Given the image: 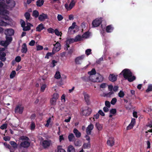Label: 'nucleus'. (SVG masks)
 <instances>
[{
	"label": "nucleus",
	"instance_id": "1",
	"mask_svg": "<svg viewBox=\"0 0 152 152\" xmlns=\"http://www.w3.org/2000/svg\"><path fill=\"white\" fill-rule=\"evenodd\" d=\"M122 74L124 78L127 79L130 82H133L136 79V77L132 76V73L131 71L128 69H124L120 73V75Z\"/></svg>",
	"mask_w": 152,
	"mask_h": 152
},
{
	"label": "nucleus",
	"instance_id": "2",
	"mask_svg": "<svg viewBox=\"0 0 152 152\" xmlns=\"http://www.w3.org/2000/svg\"><path fill=\"white\" fill-rule=\"evenodd\" d=\"M88 79L89 80L93 82L100 83L103 81L104 77L100 74L98 73L97 77L90 76L88 77Z\"/></svg>",
	"mask_w": 152,
	"mask_h": 152
},
{
	"label": "nucleus",
	"instance_id": "3",
	"mask_svg": "<svg viewBox=\"0 0 152 152\" xmlns=\"http://www.w3.org/2000/svg\"><path fill=\"white\" fill-rule=\"evenodd\" d=\"M76 2V0H71V2L69 6L67 4H65L64 6L65 8L68 10H71L75 5Z\"/></svg>",
	"mask_w": 152,
	"mask_h": 152
},
{
	"label": "nucleus",
	"instance_id": "4",
	"mask_svg": "<svg viewBox=\"0 0 152 152\" xmlns=\"http://www.w3.org/2000/svg\"><path fill=\"white\" fill-rule=\"evenodd\" d=\"M4 4L2 1H0V15H3L7 12V10L4 8Z\"/></svg>",
	"mask_w": 152,
	"mask_h": 152
},
{
	"label": "nucleus",
	"instance_id": "5",
	"mask_svg": "<svg viewBox=\"0 0 152 152\" xmlns=\"http://www.w3.org/2000/svg\"><path fill=\"white\" fill-rule=\"evenodd\" d=\"M91 109L89 108L88 107H86V109L82 110L81 113L83 115L88 116L91 114Z\"/></svg>",
	"mask_w": 152,
	"mask_h": 152
},
{
	"label": "nucleus",
	"instance_id": "6",
	"mask_svg": "<svg viewBox=\"0 0 152 152\" xmlns=\"http://www.w3.org/2000/svg\"><path fill=\"white\" fill-rule=\"evenodd\" d=\"M24 110V107L21 105H17L15 109V112L16 113H18L20 114L23 113Z\"/></svg>",
	"mask_w": 152,
	"mask_h": 152
},
{
	"label": "nucleus",
	"instance_id": "7",
	"mask_svg": "<svg viewBox=\"0 0 152 152\" xmlns=\"http://www.w3.org/2000/svg\"><path fill=\"white\" fill-rule=\"evenodd\" d=\"M30 145V142L28 141H24L21 142L20 145V148H27L29 147Z\"/></svg>",
	"mask_w": 152,
	"mask_h": 152
},
{
	"label": "nucleus",
	"instance_id": "8",
	"mask_svg": "<svg viewBox=\"0 0 152 152\" xmlns=\"http://www.w3.org/2000/svg\"><path fill=\"white\" fill-rule=\"evenodd\" d=\"M14 31L12 28L7 29L4 31V34L6 36H11L14 35Z\"/></svg>",
	"mask_w": 152,
	"mask_h": 152
},
{
	"label": "nucleus",
	"instance_id": "9",
	"mask_svg": "<svg viewBox=\"0 0 152 152\" xmlns=\"http://www.w3.org/2000/svg\"><path fill=\"white\" fill-rule=\"evenodd\" d=\"M101 23L102 21L101 19H95L92 22V27H96L99 26Z\"/></svg>",
	"mask_w": 152,
	"mask_h": 152
},
{
	"label": "nucleus",
	"instance_id": "10",
	"mask_svg": "<svg viewBox=\"0 0 152 152\" xmlns=\"http://www.w3.org/2000/svg\"><path fill=\"white\" fill-rule=\"evenodd\" d=\"M85 56L84 55H82L80 56H79L76 57L75 59V62L77 64H80L84 58Z\"/></svg>",
	"mask_w": 152,
	"mask_h": 152
},
{
	"label": "nucleus",
	"instance_id": "11",
	"mask_svg": "<svg viewBox=\"0 0 152 152\" xmlns=\"http://www.w3.org/2000/svg\"><path fill=\"white\" fill-rule=\"evenodd\" d=\"M47 14L42 13L38 17V19L40 21H43L46 19H48Z\"/></svg>",
	"mask_w": 152,
	"mask_h": 152
},
{
	"label": "nucleus",
	"instance_id": "12",
	"mask_svg": "<svg viewBox=\"0 0 152 152\" xmlns=\"http://www.w3.org/2000/svg\"><path fill=\"white\" fill-rule=\"evenodd\" d=\"M115 143V140L114 138L110 137L107 141V144L108 145L112 147L113 146Z\"/></svg>",
	"mask_w": 152,
	"mask_h": 152
},
{
	"label": "nucleus",
	"instance_id": "13",
	"mask_svg": "<svg viewBox=\"0 0 152 152\" xmlns=\"http://www.w3.org/2000/svg\"><path fill=\"white\" fill-rule=\"evenodd\" d=\"M94 128V125L92 124H91L89 125L86 129V133L87 135H90L91 133V130Z\"/></svg>",
	"mask_w": 152,
	"mask_h": 152
},
{
	"label": "nucleus",
	"instance_id": "14",
	"mask_svg": "<svg viewBox=\"0 0 152 152\" xmlns=\"http://www.w3.org/2000/svg\"><path fill=\"white\" fill-rule=\"evenodd\" d=\"M54 47L53 49L56 52L58 51L61 49V45L60 44L57 42L55 45H54Z\"/></svg>",
	"mask_w": 152,
	"mask_h": 152
},
{
	"label": "nucleus",
	"instance_id": "15",
	"mask_svg": "<svg viewBox=\"0 0 152 152\" xmlns=\"http://www.w3.org/2000/svg\"><path fill=\"white\" fill-rule=\"evenodd\" d=\"M117 75H115L114 74H110L109 77V80L112 82L116 81L117 79Z\"/></svg>",
	"mask_w": 152,
	"mask_h": 152
},
{
	"label": "nucleus",
	"instance_id": "16",
	"mask_svg": "<svg viewBox=\"0 0 152 152\" xmlns=\"http://www.w3.org/2000/svg\"><path fill=\"white\" fill-rule=\"evenodd\" d=\"M135 119L134 118L132 119V121L130 124L126 127V129L129 130L132 129L134 126V124L135 123Z\"/></svg>",
	"mask_w": 152,
	"mask_h": 152
},
{
	"label": "nucleus",
	"instance_id": "17",
	"mask_svg": "<svg viewBox=\"0 0 152 152\" xmlns=\"http://www.w3.org/2000/svg\"><path fill=\"white\" fill-rule=\"evenodd\" d=\"M84 99L86 102L87 104H89L90 103V96L86 93H84L83 94Z\"/></svg>",
	"mask_w": 152,
	"mask_h": 152
},
{
	"label": "nucleus",
	"instance_id": "18",
	"mask_svg": "<svg viewBox=\"0 0 152 152\" xmlns=\"http://www.w3.org/2000/svg\"><path fill=\"white\" fill-rule=\"evenodd\" d=\"M114 29V27L112 25H110L106 26V31L107 33H111L113 31Z\"/></svg>",
	"mask_w": 152,
	"mask_h": 152
},
{
	"label": "nucleus",
	"instance_id": "19",
	"mask_svg": "<svg viewBox=\"0 0 152 152\" xmlns=\"http://www.w3.org/2000/svg\"><path fill=\"white\" fill-rule=\"evenodd\" d=\"M45 28L44 25L43 24L41 23L39 24L37 26L36 28V30L37 31L40 32L43 29Z\"/></svg>",
	"mask_w": 152,
	"mask_h": 152
},
{
	"label": "nucleus",
	"instance_id": "20",
	"mask_svg": "<svg viewBox=\"0 0 152 152\" xmlns=\"http://www.w3.org/2000/svg\"><path fill=\"white\" fill-rule=\"evenodd\" d=\"M27 45L25 43L23 44L22 46V48L21 49V52L22 53H26L27 51Z\"/></svg>",
	"mask_w": 152,
	"mask_h": 152
},
{
	"label": "nucleus",
	"instance_id": "21",
	"mask_svg": "<svg viewBox=\"0 0 152 152\" xmlns=\"http://www.w3.org/2000/svg\"><path fill=\"white\" fill-rule=\"evenodd\" d=\"M6 54L5 52L2 51L0 52V59L3 61H4L6 60V58L5 56Z\"/></svg>",
	"mask_w": 152,
	"mask_h": 152
},
{
	"label": "nucleus",
	"instance_id": "22",
	"mask_svg": "<svg viewBox=\"0 0 152 152\" xmlns=\"http://www.w3.org/2000/svg\"><path fill=\"white\" fill-rule=\"evenodd\" d=\"M73 132L77 138H79L81 137V133L76 128L74 129Z\"/></svg>",
	"mask_w": 152,
	"mask_h": 152
},
{
	"label": "nucleus",
	"instance_id": "23",
	"mask_svg": "<svg viewBox=\"0 0 152 152\" xmlns=\"http://www.w3.org/2000/svg\"><path fill=\"white\" fill-rule=\"evenodd\" d=\"M50 144V142L47 140H45L43 141L42 145L44 148H45L49 147Z\"/></svg>",
	"mask_w": 152,
	"mask_h": 152
},
{
	"label": "nucleus",
	"instance_id": "24",
	"mask_svg": "<svg viewBox=\"0 0 152 152\" xmlns=\"http://www.w3.org/2000/svg\"><path fill=\"white\" fill-rule=\"evenodd\" d=\"M146 126L147 127H149L150 128H151V129L148 130V132H152V121L151 120L148 122L146 125Z\"/></svg>",
	"mask_w": 152,
	"mask_h": 152
},
{
	"label": "nucleus",
	"instance_id": "25",
	"mask_svg": "<svg viewBox=\"0 0 152 152\" xmlns=\"http://www.w3.org/2000/svg\"><path fill=\"white\" fill-rule=\"evenodd\" d=\"M55 51L54 50V49H53L52 52L50 53V52H48V53L45 56V58H47V59H48L49 58V56L52 57L53 55L55 54V53H56Z\"/></svg>",
	"mask_w": 152,
	"mask_h": 152
},
{
	"label": "nucleus",
	"instance_id": "26",
	"mask_svg": "<svg viewBox=\"0 0 152 152\" xmlns=\"http://www.w3.org/2000/svg\"><path fill=\"white\" fill-rule=\"evenodd\" d=\"M75 42H79L83 40L82 36L80 35H77L74 38Z\"/></svg>",
	"mask_w": 152,
	"mask_h": 152
},
{
	"label": "nucleus",
	"instance_id": "27",
	"mask_svg": "<svg viewBox=\"0 0 152 152\" xmlns=\"http://www.w3.org/2000/svg\"><path fill=\"white\" fill-rule=\"evenodd\" d=\"M39 15V12L37 10H35L33 11L32 16L35 18H37Z\"/></svg>",
	"mask_w": 152,
	"mask_h": 152
},
{
	"label": "nucleus",
	"instance_id": "28",
	"mask_svg": "<svg viewBox=\"0 0 152 152\" xmlns=\"http://www.w3.org/2000/svg\"><path fill=\"white\" fill-rule=\"evenodd\" d=\"M75 138V136L72 133H70L68 136V139L69 141L71 142Z\"/></svg>",
	"mask_w": 152,
	"mask_h": 152
},
{
	"label": "nucleus",
	"instance_id": "29",
	"mask_svg": "<svg viewBox=\"0 0 152 152\" xmlns=\"http://www.w3.org/2000/svg\"><path fill=\"white\" fill-rule=\"evenodd\" d=\"M67 152H75V149L72 145H70L68 147Z\"/></svg>",
	"mask_w": 152,
	"mask_h": 152
},
{
	"label": "nucleus",
	"instance_id": "30",
	"mask_svg": "<svg viewBox=\"0 0 152 152\" xmlns=\"http://www.w3.org/2000/svg\"><path fill=\"white\" fill-rule=\"evenodd\" d=\"M44 2L43 0H38L36 2V5L37 7H41L43 5Z\"/></svg>",
	"mask_w": 152,
	"mask_h": 152
},
{
	"label": "nucleus",
	"instance_id": "31",
	"mask_svg": "<svg viewBox=\"0 0 152 152\" xmlns=\"http://www.w3.org/2000/svg\"><path fill=\"white\" fill-rule=\"evenodd\" d=\"M75 42V41L74 38H70L67 39L65 41V43H66V44H68L69 45L70 44H71Z\"/></svg>",
	"mask_w": 152,
	"mask_h": 152
},
{
	"label": "nucleus",
	"instance_id": "32",
	"mask_svg": "<svg viewBox=\"0 0 152 152\" xmlns=\"http://www.w3.org/2000/svg\"><path fill=\"white\" fill-rule=\"evenodd\" d=\"M6 42L8 43L9 44L12 40V38L11 36H6Z\"/></svg>",
	"mask_w": 152,
	"mask_h": 152
},
{
	"label": "nucleus",
	"instance_id": "33",
	"mask_svg": "<svg viewBox=\"0 0 152 152\" xmlns=\"http://www.w3.org/2000/svg\"><path fill=\"white\" fill-rule=\"evenodd\" d=\"M83 148L84 149H88L90 148V142H88L87 143H85L83 145Z\"/></svg>",
	"mask_w": 152,
	"mask_h": 152
},
{
	"label": "nucleus",
	"instance_id": "34",
	"mask_svg": "<svg viewBox=\"0 0 152 152\" xmlns=\"http://www.w3.org/2000/svg\"><path fill=\"white\" fill-rule=\"evenodd\" d=\"M8 6L11 8L14 7L15 5V1L13 0L10 1L9 4H8Z\"/></svg>",
	"mask_w": 152,
	"mask_h": 152
},
{
	"label": "nucleus",
	"instance_id": "35",
	"mask_svg": "<svg viewBox=\"0 0 152 152\" xmlns=\"http://www.w3.org/2000/svg\"><path fill=\"white\" fill-rule=\"evenodd\" d=\"M10 143L12 146V147L14 148H18V145L16 142L14 141H10Z\"/></svg>",
	"mask_w": 152,
	"mask_h": 152
},
{
	"label": "nucleus",
	"instance_id": "36",
	"mask_svg": "<svg viewBox=\"0 0 152 152\" xmlns=\"http://www.w3.org/2000/svg\"><path fill=\"white\" fill-rule=\"evenodd\" d=\"M74 144L76 146H80L81 145V143L78 139H76L74 141Z\"/></svg>",
	"mask_w": 152,
	"mask_h": 152
},
{
	"label": "nucleus",
	"instance_id": "37",
	"mask_svg": "<svg viewBox=\"0 0 152 152\" xmlns=\"http://www.w3.org/2000/svg\"><path fill=\"white\" fill-rule=\"evenodd\" d=\"M61 76L60 72L58 71L56 72L54 76V77L57 79H59L61 78Z\"/></svg>",
	"mask_w": 152,
	"mask_h": 152
},
{
	"label": "nucleus",
	"instance_id": "38",
	"mask_svg": "<svg viewBox=\"0 0 152 152\" xmlns=\"http://www.w3.org/2000/svg\"><path fill=\"white\" fill-rule=\"evenodd\" d=\"M57 152H66V151L62 148L61 145H58L57 147Z\"/></svg>",
	"mask_w": 152,
	"mask_h": 152
},
{
	"label": "nucleus",
	"instance_id": "39",
	"mask_svg": "<svg viewBox=\"0 0 152 152\" xmlns=\"http://www.w3.org/2000/svg\"><path fill=\"white\" fill-rule=\"evenodd\" d=\"M95 126L99 131L102 130V126L101 124L98 123H96L95 124Z\"/></svg>",
	"mask_w": 152,
	"mask_h": 152
},
{
	"label": "nucleus",
	"instance_id": "40",
	"mask_svg": "<svg viewBox=\"0 0 152 152\" xmlns=\"http://www.w3.org/2000/svg\"><path fill=\"white\" fill-rule=\"evenodd\" d=\"M89 36V33L88 31L86 32L84 34H83L82 36V37L83 39L84 38H87Z\"/></svg>",
	"mask_w": 152,
	"mask_h": 152
},
{
	"label": "nucleus",
	"instance_id": "41",
	"mask_svg": "<svg viewBox=\"0 0 152 152\" xmlns=\"http://www.w3.org/2000/svg\"><path fill=\"white\" fill-rule=\"evenodd\" d=\"M96 73V71L95 69L93 68L92 70L88 72V74L90 75H95Z\"/></svg>",
	"mask_w": 152,
	"mask_h": 152
},
{
	"label": "nucleus",
	"instance_id": "42",
	"mask_svg": "<svg viewBox=\"0 0 152 152\" xmlns=\"http://www.w3.org/2000/svg\"><path fill=\"white\" fill-rule=\"evenodd\" d=\"M56 99H55L52 98L50 99V103L51 105H55L56 104Z\"/></svg>",
	"mask_w": 152,
	"mask_h": 152
},
{
	"label": "nucleus",
	"instance_id": "43",
	"mask_svg": "<svg viewBox=\"0 0 152 152\" xmlns=\"http://www.w3.org/2000/svg\"><path fill=\"white\" fill-rule=\"evenodd\" d=\"M118 95L120 97L123 98L125 96V94L121 90L118 93Z\"/></svg>",
	"mask_w": 152,
	"mask_h": 152
},
{
	"label": "nucleus",
	"instance_id": "44",
	"mask_svg": "<svg viewBox=\"0 0 152 152\" xmlns=\"http://www.w3.org/2000/svg\"><path fill=\"white\" fill-rule=\"evenodd\" d=\"M54 33L57 36H60V37H61L62 34L61 33V32H60L58 29H56L54 30Z\"/></svg>",
	"mask_w": 152,
	"mask_h": 152
},
{
	"label": "nucleus",
	"instance_id": "45",
	"mask_svg": "<svg viewBox=\"0 0 152 152\" xmlns=\"http://www.w3.org/2000/svg\"><path fill=\"white\" fill-rule=\"evenodd\" d=\"M16 73L15 70L12 71L10 75V78L11 79L13 78L16 75Z\"/></svg>",
	"mask_w": 152,
	"mask_h": 152
},
{
	"label": "nucleus",
	"instance_id": "46",
	"mask_svg": "<svg viewBox=\"0 0 152 152\" xmlns=\"http://www.w3.org/2000/svg\"><path fill=\"white\" fill-rule=\"evenodd\" d=\"M0 44L2 46H7L9 45L8 43L6 42V41H1L0 42Z\"/></svg>",
	"mask_w": 152,
	"mask_h": 152
},
{
	"label": "nucleus",
	"instance_id": "47",
	"mask_svg": "<svg viewBox=\"0 0 152 152\" xmlns=\"http://www.w3.org/2000/svg\"><path fill=\"white\" fill-rule=\"evenodd\" d=\"M151 91H152V84L148 85V88L146 90V92H149Z\"/></svg>",
	"mask_w": 152,
	"mask_h": 152
},
{
	"label": "nucleus",
	"instance_id": "48",
	"mask_svg": "<svg viewBox=\"0 0 152 152\" xmlns=\"http://www.w3.org/2000/svg\"><path fill=\"white\" fill-rule=\"evenodd\" d=\"M24 16L27 20H28L30 17V14L28 12H26L24 14Z\"/></svg>",
	"mask_w": 152,
	"mask_h": 152
},
{
	"label": "nucleus",
	"instance_id": "49",
	"mask_svg": "<svg viewBox=\"0 0 152 152\" xmlns=\"http://www.w3.org/2000/svg\"><path fill=\"white\" fill-rule=\"evenodd\" d=\"M20 139L22 140H25L26 141H28L29 140L28 137L26 136H22L21 137Z\"/></svg>",
	"mask_w": 152,
	"mask_h": 152
},
{
	"label": "nucleus",
	"instance_id": "50",
	"mask_svg": "<svg viewBox=\"0 0 152 152\" xmlns=\"http://www.w3.org/2000/svg\"><path fill=\"white\" fill-rule=\"evenodd\" d=\"M7 25V23L0 19V26H6Z\"/></svg>",
	"mask_w": 152,
	"mask_h": 152
},
{
	"label": "nucleus",
	"instance_id": "51",
	"mask_svg": "<svg viewBox=\"0 0 152 152\" xmlns=\"http://www.w3.org/2000/svg\"><path fill=\"white\" fill-rule=\"evenodd\" d=\"M117 110L116 109H112L110 111V114H115L116 113Z\"/></svg>",
	"mask_w": 152,
	"mask_h": 152
},
{
	"label": "nucleus",
	"instance_id": "52",
	"mask_svg": "<svg viewBox=\"0 0 152 152\" xmlns=\"http://www.w3.org/2000/svg\"><path fill=\"white\" fill-rule=\"evenodd\" d=\"M30 26L29 25L27 26H25V27H23V30L24 31H27L30 30Z\"/></svg>",
	"mask_w": 152,
	"mask_h": 152
},
{
	"label": "nucleus",
	"instance_id": "53",
	"mask_svg": "<svg viewBox=\"0 0 152 152\" xmlns=\"http://www.w3.org/2000/svg\"><path fill=\"white\" fill-rule=\"evenodd\" d=\"M117 99L115 98H114L112 99L110 103L112 104L115 105L117 102Z\"/></svg>",
	"mask_w": 152,
	"mask_h": 152
},
{
	"label": "nucleus",
	"instance_id": "54",
	"mask_svg": "<svg viewBox=\"0 0 152 152\" xmlns=\"http://www.w3.org/2000/svg\"><path fill=\"white\" fill-rule=\"evenodd\" d=\"M37 50V51L42 50L43 49L42 46L38 45L36 46Z\"/></svg>",
	"mask_w": 152,
	"mask_h": 152
},
{
	"label": "nucleus",
	"instance_id": "55",
	"mask_svg": "<svg viewBox=\"0 0 152 152\" xmlns=\"http://www.w3.org/2000/svg\"><path fill=\"white\" fill-rule=\"evenodd\" d=\"M46 84H43L41 87V91L42 92H44L46 87Z\"/></svg>",
	"mask_w": 152,
	"mask_h": 152
},
{
	"label": "nucleus",
	"instance_id": "56",
	"mask_svg": "<svg viewBox=\"0 0 152 152\" xmlns=\"http://www.w3.org/2000/svg\"><path fill=\"white\" fill-rule=\"evenodd\" d=\"M91 49H88L86 50L85 52V53L87 56H88L91 53Z\"/></svg>",
	"mask_w": 152,
	"mask_h": 152
},
{
	"label": "nucleus",
	"instance_id": "57",
	"mask_svg": "<svg viewBox=\"0 0 152 152\" xmlns=\"http://www.w3.org/2000/svg\"><path fill=\"white\" fill-rule=\"evenodd\" d=\"M35 125L34 122H32L31 123L30 127V129L31 130H33L35 128Z\"/></svg>",
	"mask_w": 152,
	"mask_h": 152
},
{
	"label": "nucleus",
	"instance_id": "58",
	"mask_svg": "<svg viewBox=\"0 0 152 152\" xmlns=\"http://www.w3.org/2000/svg\"><path fill=\"white\" fill-rule=\"evenodd\" d=\"M49 33L53 34L54 32V29L51 28H49L47 29Z\"/></svg>",
	"mask_w": 152,
	"mask_h": 152
},
{
	"label": "nucleus",
	"instance_id": "59",
	"mask_svg": "<svg viewBox=\"0 0 152 152\" xmlns=\"http://www.w3.org/2000/svg\"><path fill=\"white\" fill-rule=\"evenodd\" d=\"M57 18L58 21H60L61 20L64 18L62 15L60 14H58Z\"/></svg>",
	"mask_w": 152,
	"mask_h": 152
},
{
	"label": "nucleus",
	"instance_id": "60",
	"mask_svg": "<svg viewBox=\"0 0 152 152\" xmlns=\"http://www.w3.org/2000/svg\"><path fill=\"white\" fill-rule=\"evenodd\" d=\"M103 61V58L102 57L100 58L98 60H97L96 61V64H100L102 61Z\"/></svg>",
	"mask_w": 152,
	"mask_h": 152
},
{
	"label": "nucleus",
	"instance_id": "61",
	"mask_svg": "<svg viewBox=\"0 0 152 152\" xmlns=\"http://www.w3.org/2000/svg\"><path fill=\"white\" fill-rule=\"evenodd\" d=\"M114 94V92L113 91H110L108 93L105 94V96L107 97H110L111 96Z\"/></svg>",
	"mask_w": 152,
	"mask_h": 152
},
{
	"label": "nucleus",
	"instance_id": "62",
	"mask_svg": "<svg viewBox=\"0 0 152 152\" xmlns=\"http://www.w3.org/2000/svg\"><path fill=\"white\" fill-rule=\"evenodd\" d=\"M105 105L107 107L109 108L110 107V102L107 101H106L105 102Z\"/></svg>",
	"mask_w": 152,
	"mask_h": 152
},
{
	"label": "nucleus",
	"instance_id": "63",
	"mask_svg": "<svg viewBox=\"0 0 152 152\" xmlns=\"http://www.w3.org/2000/svg\"><path fill=\"white\" fill-rule=\"evenodd\" d=\"M7 124H4L2 125L1 127L0 128L2 129H5L7 128Z\"/></svg>",
	"mask_w": 152,
	"mask_h": 152
},
{
	"label": "nucleus",
	"instance_id": "64",
	"mask_svg": "<svg viewBox=\"0 0 152 152\" xmlns=\"http://www.w3.org/2000/svg\"><path fill=\"white\" fill-rule=\"evenodd\" d=\"M58 97V94L57 93H54L53 94V99H57Z\"/></svg>",
	"mask_w": 152,
	"mask_h": 152
}]
</instances>
